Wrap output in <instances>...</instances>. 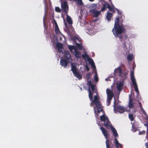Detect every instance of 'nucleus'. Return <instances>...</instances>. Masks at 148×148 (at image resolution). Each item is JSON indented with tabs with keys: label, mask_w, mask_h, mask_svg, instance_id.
Masks as SVG:
<instances>
[{
	"label": "nucleus",
	"mask_w": 148,
	"mask_h": 148,
	"mask_svg": "<svg viewBox=\"0 0 148 148\" xmlns=\"http://www.w3.org/2000/svg\"><path fill=\"white\" fill-rule=\"evenodd\" d=\"M54 22L55 25V31L57 32H58L59 31V29L58 27V25L57 22L55 20H54Z\"/></svg>",
	"instance_id": "obj_29"
},
{
	"label": "nucleus",
	"mask_w": 148,
	"mask_h": 148,
	"mask_svg": "<svg viewBox=\"0 0 148 148\" xmlns=\"http://www.w3.org/2000/svg\"><path fill=\"white\" fill-rule=\"evenodd\" d=\"M90 11L93 14V16L95 17H98L101 14V11H98L95 9H91Z\"/></svg>",
	"instance_id": "obj_13"
},
{
	"label": "nucleus",
	"mask_w": 148,
	"mask_h": 148,
	"mask_svg": "<svg viewBox=\"0 0 148 148\" xmlns=\"http://www.w3.org/2000/svg\"><path fill=\"white\" fill-rule=\"evenodd\" d=\"M134 103L132 98H131L130 95H129V106L130 108H133L134 106Z\"/></svg>",
	"instance_id": "obj_18"
},
{
	"label": "nucleus",
	"mask_w": 148,
	"mask_h": 148,
	"mask_svg": "<svg viewBox=\"0 0 148 148\" xmlns=\"http://www.w3.org/2000/svg\"><path fill=\"white\" fill-rule=\"evenodd\" d=\"M71 69L73 73L77 71V65L75 63H72L71 64Z\"/></svg>",
	"instance_id": "obj_17"
},
{
	"label": "nucleus",
	"mask_w": 148,
	"mask_h": 148,
	"mask_svg": "<svg viewBox=\"0 0 148 148\" xmlns=\"http://www.w3.org/2000/svg\"><path fill=\"white\" fill-rule=\"evenodd\" d=\"M110 128L111 129V131L113 133V135L115 137V138H114V143L116 145V148H122L121 145L119 143L116 138V137L118 136V134L116 130L111 125L110 126Z\"/></svg>",
	"instance_id": "obj_4"
},
{
	"label": "nucleus",
	"mask_w": 148,
	"mask_h": 148,
	"mask_svg": "<svg viewBox=\"0 0 148 148\" xmlns=\"http://www.w3.org/2000/svg\"><path fill=\"white\" fill-rule=\"evenodd\" d=\"M65 25H66V23H65Z\"/></svg>",
	"instance_id": "obj_48"
},
{
	"label": "nucleus",
	"mask_w": 148,
	"mask_h": 148,
	"mask_svg": "<svg viewBox=\"0 0 148 148\" xmlns=\"http://www.w3.org/2000/svg\"><path fill=\"white\" fill-rule=\"evenodd\" d=\"M75 76L79 79H81L82 78V76L77 71L73 73Z\"/></svg>",
	"instance_id": "obj_21"
},
{
	"label": "nucleus",
	"mask_w": 148,
	"mask_h": 148,
	"mask_svg": "<svg viewBox=\"0 0 148 148\" xmlns=\"http://www.w3.org/2000/svg\"><path fill=\"white\" fill-rule=\"evenodd\" d=\"M140 107L141 108L142 110V111L143 113L145 114L146 116H147V115L146 114V112H145V111L142 108L141 106H140Z\"/></svg>",
	"instance_id": "obj_38"
},
{
	"label": "nucleus",
	"mask_w": 148,
	"mask_h": 148,
	"mask_svg": "<svg viewBox=\"0 0 148 148\" xmlns=\"http://www.w3.org/2000/svg\"><path fill=\"white\" fill-rule=\"evenodd\" d=\"M105 80L106 81H108V80H110V79H109V78H106V79Z\"/></svg>",
	"instance_id": "obj_41"
},
{
	"label": "nucleus",
	"mask_w": 148,
	"mask_h": 148,
	"mask_svg": "<svg viewBox=\"0 0 148 148\" xmlns=\"http://www.w3.org/2000/svg\"><path fill=\"white\" fill-rule=\"evenodd\" d=\"M100 117L101 120L104 122V125L108 128L109 129L111 123L107 117L105 115H103Z\"/></svg>",
	"instance_id": "obj_6"
},
{
	"label": "nucleus",
	"mask_w": 148,
	"mask_h": 148,
	"mask_svg": "<svg viewBox=\"0 0 148 148\" xmlns=\"http://www.w3.org/2000/svg\"><path fill=\"white\" fill-rule=\"evenodd\" d=\"M130 74L131 81L133 86H134V88L135 91L137 92V94H138L139 91L136 81V79L134 76V73L133 72L131 71Z\"/></svg>",
	"instance_id": "obj_8"
},
{
	"label": "nucleus",
	"mask_w": 148,
	"mask_h": 148,
	"mask_svg": "<svg viewBox=\"0 0 148 148\" xmlns=\"http://www.w3.org/2000/svg\"><path fill=\"white\" fill-rule=\"evenodd\" d=\"M86 69H87V71H89V68L88 67V66H86Z\"/></svg>",
	"instance_id": "obj_40"
},
{
	"label": "nucleus",
	"mask_w": 148,
	"mask_h": 148,
	"mask_svg": "<svg viewBox=\"0 0 148 148\" xmlns=\"http://www.w3.org/2000/svg\"><path fill=\"white\" fill-rule=\"evenodd\" d=\"M88 77L87 79V85L88 86L89 88L88 89V91L89 92V97L90 100H91L92 99L93 92H92L90 89V87L93 91H94L95 92H96L95 91V86L92 83V81Z\"/></svg>",
	"instance_id": "obj_3"
},
{
	"label": "nucleus",
	"mask_w": 148,
	"mask_h": 148,
	"mask_svg": "<svg viewBox=\"0 0 148 148\" xmlns=\"http://www.w3.org/2000/svg\"><path fill=\"white\" fill-rule=\"evenodd\" d=\"M112 16L111 13L110 12H108L107 15L106 16V18L108 21H110V20L111 17Z\"/></svg>",
	"instance_id": "obj_23"
},
{
	"label": "nucleus",
	"mask_w": 148,
	"mask_h": 148,
	"mask_svg": "<svg viewBox=\"0 0 148 148\" xmlns=\"http://www.w3.org/2000/svg\"><path fill=\"white\" fill-rule=\"evenodd\" d=\"M115 101L114 102V112L115 113H117L118 112L120 113H123L126 110L125 109L123 106L119 105L118 106H116L115 104Z\"/></svg>",
	"instance_id": "obj_5"
},
{
	"label": "nucleus",
	"mask_w": 148,
	"mask_h": 148,
	"mask_svg": "<svg viewBox=\"0 0 148 148\" xmlns=\"http://www.w3.org/2000/svg\"><path fill=\"white\" fill-rule=\"evenodd\" d=\"M67 62H68L67 61H66L64 60H61L60 61V63L62 66H64V67H65L67 66Z\"/></svg>",
	"instance_id": "obj_19"
},
{
	"label": "nucleus",
	"mask_w": 148,
	"mask_h": 148,
	"mask_svg": "<svg viewBox=\"0 0 148 148\" xmlns=\"http://www.w3.org/2000/svg\"><path fill=\"white\" fill-rule=\"evenodd\" d=\"M125 29L124 26L121 24L114 26L112 30L113 34L116 37H119L120 39L122 38V34L125 32Z\"/></svg>",
	"instance_id": "obj_2"
},
{
	"label": "nucleus",
	"mask_w": 148,
	"mask_h": 148,
	"mask_svg": "<svg viewBox=\"0 0 148 148\" xmlns=\"http://www.w3.org/2000/svg\"><path fill=\"white\" fill-rule=\"evenodd\" d=\"M91 6L92 8H92V9H96L97 7V5L96 4H92L91 5Z\"/></svg>",
	"instance_id": "obj_36"
},
{
	"label": "nucleus",
	"mask_w": 148,
	"mask_h": 148,
	"mask_svg": "<svg viewBox=\"0 0 148 148\" xmlns=\"http://www.w3.org/2000/svg\"><path fill=\"white\" fill-rule=\"evenodd\" d=\"M88 34L90 35H92L95 34L94 32V29L93 28H92L91 29L90 28L88 29Z\"/></svg>",
	"instance_id": "obj_26"
},
{
	"label": "nucleus",
	"mask_w": 148,
	"mask_h": 148,
	"mask_svg": "<svg viewBox=\"0 0 148 148\" xmlns=\"http://www.w3.org/2000/svg\"><path fill=\"white\" fill-rule=\"evenodd\" d=\"M129 117L131 121H133L134 120V118L133 115L132 114H130L129 115Z\"/></svg>",
	"instance_id": "obj_34"
},
{
	"label": "nucleus",
	"mask_w": 148,
	"mask_h": 148,
	"mask_svg": "<svg viewBox=\"0 0 148 148\" xmlns=\"http://www.w3.org/2000/svg\"><path fill=\"white\" fill-rule=\"evenodd\" d=\"M147 135H148V129H147Z\"/></svg>",
	"instance_id": "obj_43"
},
{
	"label": "nucleus",
	"mask_w": 148,
	"mask_h": 148,
	"mask_svg": "<svg viewBox=\"0 0 148 148\" xmlns=\"http://www.w3.org/2000/svg\"><path fill=\"white\" fill-rule=\"evenodd\" d=\"M109 4L107 3H105L103 5V7L102 8L101 11H103L107 8H108Z\"/></svg>",
	"instance_id": "obj_24"
},
{
	"label": "nucleus",
	"mask_w": 148,
	"mask_h": 148,
	"mask_svg": "<svg viewBox=\"0 0 148 148\" xmlns=\"http://www.w3.org/2000/svg\"><path fill=\"white\" fill-rule=\"evenodd\" d=\"M108 8L109 9V10L111 11H113L114 10L113 8H112L109 5V6L108 7Z\"/></svg>",
	"instance_id": "obj_37"
},
{
	"label": "nucleus",
	"mask_w": 148,
	"mask_h": 148,
	"mask_svg": "<svg viewBox=\"0 0 148 148\" xmlns=\"http://www.w3.org/2000/svg\"><path fill=\"white\" fill-rule=\"evenodd\" d=\"M109 0V1H110V2H111V3H112V2H111V0Z\"/></svg>",
	"instance_id": "obj_46"
},
{
	"label": "nucleus",
	"mask_w": 148,
	"mask_h": 148,
	"mask_svg": "<svg viewBox=\"0 0 148 148\" xmlns=\"http://www.w3.org/2000/svg\"><path fill=\"white\" fill-rule=\"evenodd\" d=\"M64 53L66 60L68 62H71L72 61V59L70 54L67 50H65Z\"/></svg>",
	"instance_id": "obj_12"
},
{
	"label": "nucleus",
	"mask_w": 148,
	"mask_h": 148,
	"mask_svg": "<svg viewBox=\"0 0 148 148\" xmlns=\"http://www.w3.org/2000/svg\"><path fill=\"white\" fill-rule=\"evenodd\" d=\"M73 1L77 3L79 5H82L83 4L82 0H74Z\"/></svg>",
	"instance_id": "obj_28"
},
{
	"label": "nucleus",
	"mask_w": 148,
	"mask_h": 148,
	"mask_svg": "<svg viewBox=\"0 0 148 148\" xmlns=\"http://www.w3.org/2000/svg\"><path fill=\"white\" fill-rule=\"evenodd\" d=\"M60 0L61 1V5L62 10L66 14H67L69 10V7L67 2L66 1L62 2V0Z\"/></svg>",
	"instance_id": "obj_11"
},
{
	"label": "nucleus",
	"mask_w": 148,
	"mask_h": 148,
	"mask_svg": "<svg viewBox=\"0 0 148 148\" xmlns=\"http://www.w3.org/2000/svg\"><path fill=\"white\" fill-rule=\"evenodd\" d=\"M73 40L75 42L76 44H77L78 43L77 41L80 42L81 41V39L80 38L76 37H74Z\"/></svg>",
	"instance_id": "obj_22"
},
{
	"label": "nucleus",
	"mask_w": 148,
	"mask_h": 148,
	"mask_svg": "<svg viewBox=\"0 0 148 148\" xmlns=\"http://www.w3.org/2000/svg\"><path fill=\"white\" fill-rule=\"evenodd\" d=\"M123 85V83L121 82L117 84V88L119 90H121V87H122Z\"/></svg>",
	"instance_id": "obj_25"
},
{
	"label": "nucleus",
	"mask_w": 148,
	"mask_h": 148,
	"mask_svg": "<svg viewBox=\"0 0 148 148\" xmlns=\"http://www.w3.org/2000/svg\"><path fill=\"white\" fill-rule=\"evenodd\" d=\"M95 81L97 82L98 81V78L97 77V72H95V74L94 77Z\"/></svg>",
	"instance_id": "obj_33"
},
{
	"label": "nucleus",
	"mask_w": 148,
	"mask_h": 148,
	"mask_svg": "<svg viewBox=\"0 0 148 148\" xmlns=\"http://www.w3.org/2000/svg\"><path fill=\"white\" fill-rule=\"evenodd\" d=\"M145 132V131H143L141 132H139V134L140 135H141V134H144Z\"/></svg>",
	"instance_id": "obj_39"
},
{
	"label": "nucleus",
	"mask_w": 148,
	"mask_h": 148,
	"mask_svg": "<svg viewBox=\"0 0 148 148\" xmlns=\"http://www.w3.org/2000/svg\"><path fill=\"white\" fill-rule=\"evenodd\" d=\"M100 129L101 131L105 137L107 139L108 133L106 129L104 128H103L102 127H100Z\"/></svg>",
	"instance_id": "obj_15"
},
{
	"label": "nucleus",
	"mask_w": 148,
	"mask_h": 148,
	"mask_svg": "<svg viewBox=\"0 0 148 148\" xmlns=\"http://www.w3.org/2000/svg\"><path fill=\"white\" fill-rule=\"evenodd\" d=\"M119 18L117 17L116 18L115 20V23L114 24V26H116L118 25H120L119 23Z\"/></svg>",
	"instance_id": "obj_27"
},
{
	"label": "nucleus",
	"mask_w": 148,
	"mask_h": 148,
	"mask_svg": "<svg viewBox=\"0 0 148 148\" xmlns=\"http://www.w3.org/2000/svg\"><path fill=\"white\" fill-rule=\"evenodd\" d=\"M114 74L116 75H119V76H121V70L120 67H119L115 69L114 71Z\"/></svg>",
	"instance_id": "obj_14"
},
{
	"label": "nucleus",
	"mask_w": 148,
	"mask_h": 148,
	"mask_svg": "<svg viewBox=\"0 0 148 148\" xmlns=\"http://www.w3.org/2000/svg\"><path fill=\"white\" fill-rule=\"evenodd\" d=\"M89 1H94V0H89Z\"/></svg>",
	"instance_id": "obj_45"
},
{
	"label": "nucleus",
	"mask_w": 148,
	"mask_h": 148,
	"mask_svg": "<svg viewBox=\"0 0 148 148\" xmlns=\"http://www.w3.org/2000/svg\"><path fill=\"white\" fill-rule=\"evenodd\" d=\"M106 148H111V147H110L109 145V140L106 139Z\"/></svg>",
	"instance_id": "obj_30"
},
{
	"label": "nucleus",
	"mask_w": 148,
	"mask_h": 148,
	"mask_svg": "<svg viewBox=\"0 0 148 148\" xmlns=\"http://www.w3.org/2000/svg\"><path fill=\"white\" fill-rule=\"evenodd\" d=\"M106 91L107 96V105L108 106L110 103L111 100H112L114 95L111 91L108 89H106Z\"/></svg>",
	"instance_id": "obj_9"
},
{
	"label": "nucleus",
	"mask_w": 148,
	"mask_h": 148,
	"mask_svg": "<svg viewBox=\"0 0 148 148\" xmlns=\"http://www.w3.org/2000/svg\"><path fill=\"white\" fill-rule=\"evenodd\" d=\"M133 57V55L132 54L129 55L127 57V59L130 61H132Z\"/></svg>",
	"instance_id": "obj_31"
},
{
	"label": "nucleus",
	"mask_w": 148,
	"mask_h": 148,
	"mask_svg": "<svg viewBox=\"0 0 148 148\" xmlns=\"http://www.w3.org/2000/svg\"><path fill=\"white\" fill-rule=\"evenodd\" d=\"M147 145H148V144H147V143H146V147L147 148Z\"/></svg>",
	"instance_id": "obj_42"
},
{
	"label": "nucleus",
	"mask_w": 148,
	"mask_h": 148,
	"mask_svg": "<svg viewBox=\"0 0 148 148\" xmlns=\"http://www.w3.org/2000/svg\"><path fill=\"white\" fill-rule=\"evenodd\" d=\"M68 47L71 51L74 53L76 57L77 58L80 57V53L75 48L74 46L69 45Z\"/></svg>",
	"instance_id": "obj_10"
},
{
	"label": "nucleus",
	"mask_w": 148,
	"mask_h": 148,
	"mask_svg": "<svg viewBox=\"0 0 148 148\" xmlns=\"http://www.w3.org/2000/svg\"><path fill=\"white\" fill-rule=\"evenodd\" d=\"M82 56L86 61H87L89 62L91 64L92 68L95 69L96 67L93 60L92 58H90L89 57L86 53H85L84 54H83Z\"/></svg>",
	"instance_id": "obj_7"
},
{
	"label": "nucleus",
	"mask_w": 148,
	"mask_h": 148,
	"mask_svg": "<svg viewBox=\"0 0 148 148\" xmlns=\"http://www.w3.org/2000/svg\"><path fill=\"white\" fill-rule=\"evenodd\" d=\"M56 46L58 49V51L60 53H63V51L61 49L63 48V45L60 43H58L56 45Z\"/></svg>",
	"instance_id": "obj_16"
},
{
	"label": "nucleus",
	"mask_w": 148,
	"mask_h": 148,
	"mask_svg": "<svg viewBox=\"0 0 148 148\" xmlns=\"http://www.w3.org/2000/svg\"><path fill=\"white\" fill-rule=\"evenodd\" d=\"M147 140H148V138H147Z\"/></svg>",
	"instance_id": "obj_50"
},
{
	"label": "nucleus",
	"mask_w": 148,
	"mask_h": 148,
	"mask_svg": "<svg viewBox=\"0 0 148 148\" xmlns=\"http://www.w3.org/2000/svg\"><path fill=\"white\" fill-rule=\"evenodd\" d=\"M55 11L58 12H60L61 11V10L59 7H56L55 9Z\"/></svg>",
	"instance_id": "obj_35"
},
{
	"label": "nucleus",
	"mask_w": 148,
	"mask_h": 148,
	"mask_svg": "<svg viewBox=\"0 0 148 148\" xmlns=\"http://www.w3.org/2000/svg\"><path fill=\"white\" fill-rule=\"evenodd\" d=\"M45 18V16L44 17V19Z\"/></svg>",
	"instance_id": "obj_49"
},
{
	"label": "nucleus",
	"mask_w": 148,
	"mask_h": 148,
	"mask_svg": "<svg viewBox=\"0 0 148 148\" xmlns=\"http://www.w3.org/2000/svg\"><path fill=\"white\" fill-rule=\"evenodd\" d=\"M74 0H69L70 1H73Z\"/></svg>",
	"instance_id": "obj_47"
},
{
	"label": "nucleus",
	"mask_w": 148,
	"mask_h": 148,
	"mask_svg": "<svg viewBox=\"0 0 148 148\" xmlns=\"http://www.w3.org/2000/svg\"><path fill=\"white\" fill-rule=\"evenodd\" d=\"M66 20L67 22L69 24H72V20L71 18L69 15H68L67 14H66Z\"/></svg>",
	"instance_id": "obj_20"
},
{
	"label": "nucleus",
	"mask_w": 148,
	"mask_h": 148,
	"mask_svg": "<svg viewBox=\"0 0 148 148\" xmlns=\"http://www.w3.org/2000/svg\"><path fill=\"white\" fill-rule=\"evenodd\" d=\"M77 47L79 49H81L82 48V43H78L77 44H76Z\"/></svg>",
	"instance_id": "obj_32"
},
{
	"label": "nucleus",
	"mask_w": 148,
	"mask_h": 148,
	"mask_svg": "<svg viewBox=\"0 0 148 148\" xmlns=\"http://www.w3.org/2000/svg\"><path fill=\"white\" fill-rule=\"evenodd\" d=\"M99 99V96L97 94L96 95L94 96V99L92 100L90 104L91 106L95 105V106H94V112L95 114L99 113L102 111L103 110L102 107L100 103Z\"/></svg>",
	"instance_id": "obj_1"
},
{
	"label": "nucleus",
	"mask_w": 148,
	"mask_h": 148,
	"mask_svg": "<svg viewBox=\"0 0 148 148\" xmlns=\"http://www.w3.org/2000/svg\"><path fill=\"white\" fill-rule=\"evenodd\" d=\"M90 74L89 73L87 74V76H89L90 75Z\"/></svg>",
	"instance_id": "obj_44"
}]
</instances>
